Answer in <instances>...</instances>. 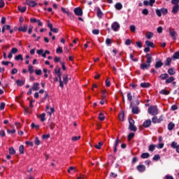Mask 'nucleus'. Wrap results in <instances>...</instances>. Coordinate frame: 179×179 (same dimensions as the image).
Returning a JSON list of instances; mask_svg holds the SVG:
<instances>
[{
	"mask_svg": "<svg viewBox=\"0 0 179 179\" xmlns=\"http://www.w3.org/2000/svg\"><path fill=\"white\" fill-rule=\"evenodd\" d=\"M145 58L147 59L146 63H143L140 66V68L142 71H145V69H149L150 67V64H152V60L153 59L152 55L149 53L145 55Z\"/></svg>",
	"mask_w": 179,
	"mask_h": 179,
	"instance_id": "f257e3e1",
	"label": "nucleus"
},
{
	"mask_svg": "<svg viewBox=\"0 0 179 179\" xmlns=\"http://www.w3.org/2000/svg\"><path fill=\"white\" fill-rule=\"evenodd\" d=\"M148 113L150 115L156 116L159 114V108H157V106H152L148 108Z\"/></svg>",
	"mask_w": 179,
	"mask_h": 179,
	"instance_id": "f03ea898",
	"label": "nucleus"
},
{
	"mask_svg": "<svg viewBox=\"0 0 179 179\" xmlns=\"http://www.w3.org/2000/svg\"><path fill=\"white\" fill-rule=\"evenodd\" d=\"M155 12H156V15L159 17H162V13L164 16L167 15V13H169V9L162 8L161 9H156Z\"/></svg>",
	"mask_w": 179,
	"mask_h": 179,
	"instance_id": "7ed1b4c3",
	"label": "nucleus"
},
{
	"mask_svg": "<svg viewBox=\"0 0 179 179\" xmlns=\"http://www.w3.org/2000/svg\"><path fill=\"white\" fill-rule=\"evenodd\" d=\"M129 129L130 131H133V132H136L137 129H136V126H135V120H134V119L132 118H129Z\"/></svg>",
	"mask_w": 179,
	"mask_h": 179,
	"instance_id": "20e7f679",
	"label": "nucleus"
},
{
	"mask_svg": "<svg viewBox=\"0 0 179 179\" xmlns=\"http://www.w3.org/2000/svg\"><path fill=\"white\" fill-rule=\"evenodd\" d=\"M73 12L76 16H83V10L80 8V7H76L74 8Z\"/></svg>",
	"mask_w": 179,
	"mask_h": 179,
	"instance_id": "39448f33",
	"label": "nucleus"
},
{
	"mask_svg": "<svg viewBox=\"0 0 179 179\" xmlns=\"http://www.w3.org/2000/svg\"><path fill=\"white\" fill-rule=\"evenodd\" d=\"M120 27H121V26L120 25L118 22H114L111 24V29L112 30H113V31H118V29H120Z\"/></svg>",
	"mask_w": 179,
	"mask_h": 179,
	"instance_id": "423d86ee",
	"label": "nucleus"
},
{
	"mask_svg": "<svg viewBox=\"0 0 179 179\" xmlns=\"http://www.w3.org/2000/svg\"><path fill=\"white\" fill-rule=\"evenodd\" d=\"M61 10H62V12H63V13H66L67 14V16H69V17L71 19H75V16L73 15V14L68 10H66L65 9V8L64 7H62L61 8Z\"/></svg>",
	"mask_w": 179,
	"mask_h": 179,
	"instance_id": "0eeeda50",
	"label": "nucleus"
},
{
	"mask_svg": "<svg viewBox=\"0 0 179 179\" xmlns=\"http://www.w3.org/2000/svg\"><path fill=\"white\" fill-rule=\"evenodd\" d=\"M169 34L173 40H176L177 38V31H174V29H169Z\"/></svg>",
	"mask_w": 179,
	"mask_h": 179,
	"instance_id": "6e6552de",
	"label": "nucleus"
},
{
	"mask_svg": "<svg viewBox=\"0 0 179 179\" xmlns=\"http://www.w3.org/2000/svg\"><path fill=\"white\" fill-rule=\"evenodd\" d=\"M156 2V0H150V1H148V0H145L143 1V5L145 6H153V5H155V3Z\"/></svg>",
	"mask_w": 179,
	"mask_h": 179,
	"instance_id": "1a4fd4ad",
	"label": "nucleus"
},
{
	"mask_svg": "<svg viewBox=\"0 0 179 179\" xmlns=\"http://www.w3.org/2000/svg\"><path fill=\"white\" fill-rule=\"evenodd\" d=\"M25 3L26 5H28V6H31V8H34L37 5L36 1L30 0H26Z\"/></svg>",
	"mask_w": 179,
	"mask_h": 179,
	"instance_id": "9d476101",
	"label": "nucleus"
},
{
	"mask_svg": "<svg viewBox=\"0 0 179 179\" xmlns=\"http://www.w3.org/2000/svg\"><path fill=\"white\" fill-rule=\"evenodd\" d=\"M136 170H138L139 173H145V171H146V166L145 165H138L136 166Z\"/></svg>",
	"mask_w": 179,
	"mask_h": 179,
	"instance_id": "9b49d317",
	"label": "nucleus"
},
{
	"mask_svg": "<svg viewBox=\"0 0 179 179\" xmlns=\"http://www.w3.org/2000/svg\"><path fill=\"white\" fill-rule=\"evenodd\" d=\"M29 26L27 24H24V26H20L18 27V31H22V33H26L27 31Z\"/></svg>",
	"mask_w": 179,
	"mask_h": 179,
	"instance_id": "f8f14e48",
	"label": "nucleus"
},
{
	"mask_svg": "<svg viewBox=\"0 0 179 179\" xmlns=\"http://www.w3.org/2000/svg\"><path fill=\"white\" fill-rule=\"evenodd\" d=\"M171 146L173 149H176V152L179 153V145L177 144V142H172Z\"/></svg>",
	"mask_w": 179,
	"mask_h": 179,
	"instance_id": "ddd939ff",
	"label": "nucleus"
},
{
	"mask_svg": "<svg viewBox=\"0 0 179 179\" xmlns=\"http://www.w3.org/2000/svg\"><path fill=\"white\" fill-rule=\"evenodd\" d=\"M143 125L144 128H149V127L152 125V120H150V119L145 120Z\"/></svg>",
	"mask_w": 179,
	"mask_h": 179,
	"instance_id": "4468645a",
	"label": "nucleus"
},
{
	"mask_svg": "<svg viewBox=\"0 0 179 179\" xmlns=\"http://www.w3.org/2000/svg\"><path fill=\"white\" fill-rule=\"evenodd\" d=\"M31 89L35 92H37V90H40V83H34Z\"/></svg>",
	"mask_w": 179,
	"mask_h": 179,
	"instance_id": "2eb2a0df",
	"label": "nucleus"
},
{
	"mask_svg": "<svg viewBox=\"0 0 179 179\" xmlns=\"http://www.w3.org/2000/svg\"><path fill=\"white\" fill-rule=\"evenodd\" d=\"M173 59L171 57H167L166 61L164 62L165 66H171V62Z\"/></svg>",
	"mask_w": 179,
	"mask_h": 179,
	"instance_id": "dca6fc26",
	"label": "nucleus"
},
{
	"mask_svg": "<svg viewBox=\"0 0 179 179\" xmlns=\"http://www.w3.org/2000/svg\"><path fill=\"white\" fill-rule=\"evenodd\" d=\"M163 65H164L163 62H162V60H159L158 62H156L155 68L156 69H159L162 68V66H163Z\"/></svg>",
	"mask_w": 179,
	"mask_h": 179,
	"instance_id": "f3484780",
	"label": "nucleus"
},
{
	"mask_svg": "<svg viewBox=\"0 0 179 179\" xmlns=\"http://www.w3.org/2000/svg\"><path fill=\"white\" fill-rule=\"evenodd\" d=\"M118 117H119V120L120 121H124V120H125V112H124V110L120 112Z\"/></svg>",
	"mask_w": 179,
	"mask_h": 179,
	"instance_id": "a211bd4d",
	"label": "nucleus"
},
{
	"mask_svg": "<svg viewBox=\"0 0 179 179\" xmlns=\"http://www.w3.org/2000/svg\"><path fill=\"white\" fill-rule=\"evenodd\" d=\"M176 80V78L171 76L169 78H166L165 81L166 85H169V83H173Z\"/></svg>",
	"mask_w": 179,
	"mask_h": 179,
	"instance_id": "6ab92c4d",
	"label": "nucleus"
},
{
	"mask_svg": "<svg viewBox=\"0 0 179 179\" xmlns=\"http://www.w3.org/2000/svg\"><path fill=\"white\" fill-rule=\"evenodd\" d=\"M178 10H179V5L173 6L172 8V13H173V15H177V13H178Z\"/></svg>",
	"mask_w": 179,
	"mask_h": 179,
	"instance_id": "aec40b11",
	"label": "nucleus"
},
{
	"mask_svg": "<svg viewBox=\"0 0 179 179\" xmlns=\"http://www.w3.org/2000/svg\"><path fill=\"white\" fill-rule=\"evenodd\" d=\"M159 78L162 80H167V79H169V74L168 73H162L159 76Z\"/></svg>",
	"mask_w": 179,
	"mask_h": 179,
	"instance_id": "412c9836",
	"label": "nucleus"
},
{
	"mask_svg": "<svg viewBox=\"0 0 179 179\" xmlns=\"http://www.w3.org/2000/svg\"><path fill=\"white\" fill-rule=\"evenodd\" d=\"M131 111L133 114H139V107L138 106H132Z\"/></svg>",
	"mask_w": 179,
	"mask_h": 179,
	"instance_id": "4be33fe9",
	"label": "nucleus"
},
{
	"mask_svg": "<svg viewBox=\"0 0 179 179\" xmlns=\"http://www.w3.org/2000/svg\"><path fill=\"white\" fill-rule=\"evenodd\" d=\"M17 9L21 13H24L26 12V10L27 9V6H18Z\"/></svg>",
	"mask_w": 179,
	"mask_h": 179,
	"instance_id": "5701e85b",
	"label": "nucleus"
},
{
	"mask_svg": "<svg viewBox=\"0 0 179 179\" xmlns=\"http://www.w3.org/2000/svg\"><path fill=\"white\" fill-rule=\"evenodd\" d=\"M145 45L148 48L151 47V48H155V43H153V42H152L150 41H145Z\"/></svg>",
	"mask_w": 179,
	"mask_h": 179,
	"instance_id": "b1692460",
	"label": "nucleus"
},
{
	"mask_svg": "<svg viewBox=\"0 0 179 179\" xmlns=\"http://www.w3.org/2000/svg\"><path fill=\"white\" fill-rule=\"evenodd\" d=\"M141 159H149L150 157V154L149 152H143L141 155Z\"/></svg>",
	"mask_w": 179,
	"mask_h": 179,
	"instance_id": "393cba45",
	"label": "nucleus"
},
{
	"mask_svg": "<svg viewBox=\"0 0 179 179\" xmlns=\"http://www.w3.org/2000/svg\"><path fill=\"white\" fill-rule=\"evenodd\" d=\"M3 27H4V29L6 30H8L9 31L10 34H13V29H12L10 25L6 24V25H3Z\"/></svg>",
	"mask_w": 179,
	"mask_h": 179,
	"instance_id": "a878e982",
	"label": "nucleus"
},
{
	"mask_svg": "<svg viewBox=\"0 0 179 179\" xmlns=\"http://www.w3.org/2000/svg\"><path fill=\"white\" fill-rule=\"evenodd\" d=\"M127 100L130 101V107H132V94L131 92L127 93Z\"/></svg>",
	"mask_w": 179,
	"mask_h": 179,
	"instance_id": "bb28decb",
	"label": "nucleus"
},
{
	"mask_svg": "<svg viewBox=\"0 0 179 179\" xmlns=\"http://www.w3.org/2000/svg\"><path fill=\"white\" fill-rule=\"evenodd\" d=\"M115 8L117 10H121L122 9V3L120 2L116 3L115 5Z\"/></svg>",
	"mask_w": 179,
	"mask_h": 179,
	"instance_id": "cd10ccee",
	"label": "nucleus"
},
{
	"mask_svg": "<svg viewBox=\"0 0 179 179\" xmlns=\"http://www.w3.org/2000/svg\"><path fill=\"white\" fill-rule=\"evenodd\" d=\"M25 83V80H16V85L17 86H24Z\"/></svg>",
	"mask_w": 179,
	"mask_h": 179,
	"instance_id": "c85d7f7f",
	"label": "nucleus"
},
{
	"mask_svg": "<svg viewBox=\"0 0 179 179\" xmlns=\"http://www.w3.org/2000/svg\"><path fill=\"white\" fill-rule=\"evenodd\" d=\"M141 87H143L144 89H146L148 87H150V83H141L140 84Z\"/></svg>",
	"mask_w": 179,
	"mask_h": 179,
	"instance_id": "c756f323",
	"label": "nucleus"
},
{
	"mask_svg": "<svg viewBox=\"0 0 179 179\" xmlns=\"http://www.w3.org/2000/svg\"><path fill=\"white\" fill-rule=\"evenodd\" d=\"M176 127V124L173 123V122H171L168 124V129L169 131H173L174 129V127Z\"/></svg>",
	"mask_w": 179,
	"mask_h": 179,
	"instance_id": "7c9ffc66",
	"label": "nucleus"
},
{
	"mask_svg": "<svg viewBox=\"0 0 179 179\" xmlns=\"http://www.w3.org/2000/svg\"><path fill=\"white\" fill-rule=\"evenodd\" d=\"M159 94H164V96H169V94H170V91L164 89L159 92Z\"/></svg>",
	"mask_w": 179,
	"mask_h": 179,
	"instance_id": "2f4dec72",
	"label": "nucleus"
},
{
	"mask_svg": "<svg viewBox=\"0 0 179 179\" xmlns=\"http://www.w3.org/2000/svg\"><path fill=\"white\" fill-rule=\"evenodd\" d=\"M96 15L99 19H101V17H103V11H101V9H100V8H97Z\"/></svg>",
	"mask_w": 179,
	"mask_h": 179,
	"instance_id": "473e14b6",
	"label": "nucleus"
},
{
	"mask_svg": "<svg viewBox=\"0 0 179 179\" xmlns=\"http://www.w3.org/2000/svg\"><path fill=\"white\" fill-rule=\"evenodd\" d=\"M169 75H171V76H173V75H176V71H174L173 68H170L167 71Z\"/></svg>",
	"mask_w": 179,
	"mask_h": 179,
	"instance_id": "72a5a7b5",
	"label": "nucleus"
},
{
	"mask_svg": "<svg viewBox=\"0 0 179 179\" xmlns=\"http://www.w3.org/2000/svg\"><path fill=\"white\" fill-rule=\"evenodd\" d=\"M155 149H156V145L155 144H151L148 147L149 152H155Z\"/></svg>",
	"mask_w": 179,
	"mask_h": 179,
	"instance_id": "f704fd0d",
	"label": "nucleus"
},
{
	"mask_svg": "<svg viewBox=\"0 0 179 179\" xmlns=\"http://www.w3.org/2000/svg\"><path fill=\"white\" fill-rule=\"evenodd\" d=\"M98 118L99 121H104V120H106V117L104 116V114L103 113H100L99 114Z\"/></svg>",
	"mask_w": 179,
	"mask_h": 179,
	"instance_id": "c9c22d12",
	"label": "nucleus"
},
{
	"mask_svg": "<svg viewBox=\"0 0 179 179\" xmlns=\"http://www.w3.org/2000/svg\"><path fill=\"white\" fill-rule=\"evenodd\" d=\"M152 122L153 124H159V118H157V116H154V117L152 118Z\"/></svg>",
	"mask_w": 179,
	"mask_h": 179,
	"instance_id": "e433bc0d",
	"label": "nucleus"
},
{
	"mask_svg": "<svg viewBox=\"0 0 179 179\" xmlns=\"http://www.w3.org/2000/svg\"><path fill=\"white\" fill-rule=\"evenodd\" d=\"M15 61H23L24 59H23V56L21 54H20L15 56Z\"/></svg>",
	"mask_w": 179,
	"mask_h": 179,
	"instance_id": "4c0bfd02",
	"label": "nucleus"
},
{
	"mask_svg": "<svg viewBox=\"0 0 179 179\" xmlns=\"http://www.w3.org/2000/svg\"><path fill=\"white\" fill-rule=\"evenodd\" d=\"M19 152L20 153V155H23V153H24V145H21L19 148Z\"/></svg>",
	"mask_w": 179,
	"mask_h": 179,
	"instance_id": "58836bf2",
	"label": "nucleus"
},
{
	"mask_svg": "<svg viewBox=\"0 0 179 179\" xmlns=\"http://www.w3.org/2000/svg\"><path fill=\"white\" fill-rule=\"evenodd\" d=\"M173 59H179V52H175L172 56Z\"/></svg>",
	"mask_w": 179,
	"mask_h": 179,
	"instance_id": "ea45409f",
	"label": "nucleus"
},
{
	"mask_svg": "<svg viewBox=\"0 0 179 179\" xmlns=\"http://www.w3.org/2000/svg\"><path fill=\"white\" fill-rule=\"evenodd\" d=\"M145 36H146V38H148V40H150V38L153 37V32H148Z\"/></svg>",
	"mask_w": 179,
	"mask_h": 179,
	"instance_id": "a19ab883",
	"label": "nucleus"
},
{
	"mask_svg": "<svg viewBox=\"0 0 179 179\" xmlns=\"http://www.w3.org/2000/svg\"><path fill=\"white\" fill-rule=\"evenodd\" d=\"M135 137V134L134 133H130L127 136V139L128 141H131V139L134 138Z\"/></svg>",
	"mask_w": 179,
	"mask_h": 179,
	"instance_id": "79ce46f5",
	"label": "nucleus"
},
{
	"mask_svg": "<svg viewBox=\"0 0 179 179\" xmlns=\"http://www.w3.org/2000/svg\"><path fill=\"white\" fill-rule=\"evenodd\" d=\"M34 143H35V145H36L37 146H39V145H41V141H40V139L38 138V137H36V138H35Z\"/></svg>",
	"mask_w": 179,
	"mask_h": 179,
	"instance_id": "37998d69",
	"label": "nucleus"
},
{
	"mask_svg": "<svg viewBox=\"0 0 179 179\" xmlns=\"http://www.w3.org/2000/svg\"><path fill=\"white\" fill-rule=\"evenodd\" d=\"M28 71L31 74L34 73V69H33V66L31 64L29 65Z\"/></svg>",
	"mask_w": 179,
	"mask_h": 179,
	"instance_id": "c03bdc74",
	"label": "nucleus"
},
{
	"mask_svg": "<svg viewBox=\"0 0 179 179\" xmlns=\"http://www.w3.org/2000/svg\"><path fill=\"white\" fill-rule=\"evenodd\" d=\"M63 80L64 82V85H68V75L66 74L64 75Z\"/></svg>",
	"mask_w": 179,
	"mask_h": 179,
	"instance_id": "a18cd8bd",
	"label": "nucleus"
},
{
	"mask_svg": "<svg viewBox=\"0 0 179 179\" xmlns=\"http://www.w3.org/2000/svg\"><path fill=\"white\" fill-rule=\"evenodd\" d=\"M141 13H142L143 15H145V16H148V15H149V10H148V8H144V9L142 10Z\"/></svg>",
	"mask_w": 179,
	"mask_h": 179,
	"instance_id": "49530a36",
	"label": "nucleus"
},
{
	"mask_svg": "<svg viewBox=\"0 0 179 179\" xmlns=\"http://www.w3.org/2000/svg\"><path fill=\"white\" fill-rule=\"evenodd\" d=\"M40 118H41V121L42 122H44V121H45V113H43L40 115Z\"/></svg>",
	"mask_w": 179,
	"mask_h": 179,
	"instance_id": "de8ad7c7",
	"label": "nucleus"
},
{
	"mask_svg": "<svg viewBox=\"0 0 179 179\" xmlns=\"http://www.w3.org/2000/svg\"><path fill=\"white\" fill-rule=\"evenodd\" d=\"M8 150L10 155H15L16 153V151L15 150V148H13V147L10 148Z\"/></svg>",
	"mask_w": 179,
	"mask_h": 179,
	"instance_id": "09e8293b",
	"label": "nucleus"
},
{
	"mask_svg": "<svg viewBox=\"0 0 179 179\" xmlns=\"http://www.w3.org/2000/svg\"><path fill=\"white\" fill-rule=\"evenodd\" d=\"M152 160H154L155 162H157V160H160V155H155L153 157Z\"/></svg>",
	"mask_w": 179,
	"mask_h": 179,
	"instance_id": "8fccbe9b",
	"label": "nucleus"
},
{
	"mask_svg": "<svg viewBox=\"0 0 179 179\" xmlns=\"http://www.w3.org/2000/svg\"><path fill=\"white\" fill-rule=\"evenodd\" d=\"M56 52L57 54H59V52L62 54V52H64V51L62 50V48L61 46H59L56 50Z\"/></svg>",
	"mask_w": 179,
	"mask_h": 179,
	"instance_id": "3c124183",
	"label": "nucleus"
},
{
	"mask_svg": "<svg viewBox=\"0 0 179 179\" xmlns=\"http://www.w3.org/2000/svg\"><path fill=\"white\" fill-rule=\"evenodd\" d=\"M106 87H110L111 86V82L110 81V79L107 78L106 80Z\"/></svg>",
	"mask_w": 179,
	"mask_h": 179,
	"instance_id": "603ef678",
	"label": "nucleus"
},
{
	"mask_svg": "<svg viewBox=\"0 0 179 179\" xmlns=\"http://www.w3.org/2000/svg\"><path fill=\"white\" fill-rule=\"evenodd\" d=\"M101 146H103V143L99 142L98 145H95L96 149L100 150L101 149Z\"/></svg>",
	"mask_w": 179,
	"mask_h": 179,
	"instance_id": "864d4df0",
	"label": "nucleus"
},
{
	"mask_svg": "<svg viewBox=\"0 0 179 179\" xmlns=\"http://www.w3.org/2000/svg\"><path fill=\"white\" fill-rule=\"evenodd\" d=\"M7 133L11 134V135H13V134H16V130L15 129H13V130L8 129Z\"/></svg>",
	"mask_w": 179,
	"mask_h": 179,
	"instance_id": "5fc2aeb1",
	"label": "nucleus"
},
{
	"mask_svg": "<svg viewBox=\"0 0 179 179\" xmlns=\"http://www.w3.org/2000/svg\"><path fill=\"white\" fill-rule=\"evenodd\" d=\"M31 127L32 128V129H34V128L38 129V128H40V125H36L34 123H31Z\"/></svg>",
	"mask_w": 179,
	"mask_h": 179,
	"instance_id": "6e6d98bb",
	"label": "nucleus"
},
{
	"mask_svg": "<svg viewBox=\"0 0 179 179\" xmlns=\"http://www.w3.org/2000/svg\"><path fill=\"white\" fill-rule=\"evenodd\" d=\"M35 73L36 75L40 76L41 75V73H43V71H41V69H36Z\"/></svg>",
	"mask_w": 179,
	"mask_h": 179,
	"instance_id": "4d7b16f0",
	"label": "nucleus"
},
{
	"mask_svg": "<svg viewBox=\"0 0 179 179\" xmlns=\"http://www.w3.org/2000/svg\"><path fill=\"white\" fill-rule=\"evenodd\" d=\"M130 30L132 31V33H135V31H136V27H135V25H131Z\"/></svg>",
	"mask_w": 179,
	"mask_h": 179,
	"instance_id": "13d9d810",
	"label": "nucleus"
},
{
	"mask_svg": "<svg viewBox=\"0 0 179 179\" xmlns=\"http://www.w3.org/2000/svg\"><path fill=\"white\" fill-rule=\"evenodd\" d=\"M118 175L114 172H111L110 174V177H112L113 178H117Z\"/></svg>",
	"mask_w": 179,
	"mask_h": 179,
	"instance_id": "bf43d9fd",
	"label": "nucleus"
},
{
	"mask_svg": "<svg viewBox=\"0 0 179 179\" xmlns=\"http://www.w3.org/2000/svg\"><path fill=\"white\" fill-rule=\"evenodd\" d=\"M100 30L99 29H93L92 30V34H94L95 36H97V34H99Z\"/></svg>",
	"mask_w": 179,
	"mask_h": 179,
	"instance_id": "052dcab7",
	"label": "nucleus"
},
{
	"mask_svg": "<svg viewBox=\"0 0 179 179\" xmlns=\"http://www.w3.org/2000/svg\"><path fill=\"white\" fill-rule=\"evenodd\" d=\"M130 59L133 60L134 62H138V58L134 59V55H130Z\"/></svg>",
	"mask_w": 179,
	"mask_h": 179,
	"instance_id": "680f3d73",
	"label": "nucleus"
},
{
	"mask_svg": "<svg viewBox=\"0 0 179 179\" xmlns=\"http://www.w3.org/2000/svg\"><path fill=\"white\" fill-rule=\"evenodd\" d=\"M178 3H179V0H171L172 5H174V6L179 5Z\"/></svg>",
	"mask_w": 179,
	"mask_h": 179,
	"instance_id": "e2e57ef3",
	"label": "nucleus"
},
{
	"mask_svg": "<svg viewBox=\"0 0 179 179\" xmlns=\"http://www.w3.org/2000/svg\"><path fill=\"white\" fill-rule=\"evenodd\" d=\"M72 141H79V139H80V136H73L71 138Z\"/></svg>",
	"mask_w": 179,
	"mask_h": 179,
	"instance_id": "0e129e2a",
	"label": "nucleus"
},
{
	"mask_svg": "<svg viewBox=\"0 0 179 179\" xmlns=\"http://www.w3.org/2000/svg\"><path fill=\"white\" fill-rule=\"evenodd\" d=\"M5 106H6L5 103H4V102H2V103H1V105H0V110L2 111V110H5Z\"/></svg>",
	"mask_w": 179,
	"mask_h": 179,
	"instance_id": "69168bd1",
	"label": "nucleus"
},
{
	"mask_svg": "<svg viewBox=\"0 0 179 179\" xmlns=\"http://www.w3.org/2000/svg\"><path fill=\"white\" fill-rule=\"evenodd\" d=\"M54 61H55V62H61V57H55Z\"/></svg>",
	"mask_w": 179,
	"mask_h": 179,
	"instance_id": "338daca9",
	"label": "nucleus"
},
{
	"mask_svg": "<svg viewBox=\"0 0 179 179\" xmlns=\"http://www.w3.org/2000/svg\"><path fill=\"white\" fill-rule=\"evenodd\" d=\"M42 138L43 139H48V138H50V134H43L42 136Z\"/></svg>",
	"mask_w": 179,
	"mask_h": 179,
	"instance_id": "774afa93",
	"label": "nucleus"
}]
</instances>
